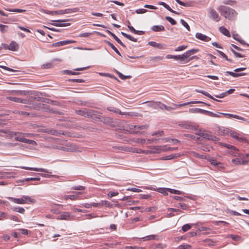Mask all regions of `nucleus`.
<instances>
[{
	"mask_svg": "<svg viewBox=\"0 0 249 249\" xmlns=\"http://www.w3.org/2000/svg\"><path fill=\"white\" fill-rule=\"evenodd\" d=\"M166 19L172 24L175 25L176 21L173 19L171 17H166Z\"/></svg>",
	"mask_w": 249,
	"mask_h": 249,
	"instance_id": "nucleus-60",
	"label": "nucleus"
},
{
	"mask_svg": "<svg viewBox=\"0 0 249 249\" xmlns=\"http://www.w3.org/2000/svg\"><path fill=\"white\" fill-rule=\"evenodd\" d=\"M207 160L211 163L212 165H213L215 167H216V166L218 163V162L217 161L215 160L209 156L207 157Z\"/></svg>",
	"mask_w": 249,
	"mask_h": 249,
	"instance_id": "nucleus-39",
	"label": "nucleus"
},
{
	"mask_svg": "<svg viewBox=\"0 0 249 249\" xmlns=\"http://www.w3.org/2000/svg\"><path fill=\"white\" fill-rule=\"evenodd\" d=\"M230 136L240 142L245 141V139L242 137L241 134L232 131V130H231L230 132Z\"/></svg>",
	"mask_w": 249,
	"mask_h": 249,
	"instance_id": "nucleus-12",
	"label": "nucleus"
},
{
	"mask_svg": "<svg viewBox=\"0 0 249 249\" xmlns=\"http://www.w3.org/2000/svg\"><path fill=\"white\" fill-rule=\"evenodd\" d=\"M63 199L65 200H67L68 199H70L72 200H76L78 199V196L77 195H67L63 197Z\"/></svg>",
	"mask_w": 249,
	"mask_h": 249,
	"instance_id": "nucleus-41",
	"label": "nucleus"
},
{
	"mask_svg": "<svg viewBox=\"0 0 249 249\" xmlns=\"http://www.w3.org/2000/svg\"><path fill=\"white\" fill-rule=\"evenodd\" d=\"M217 10L221 14L227 16H233L236 14V12L234 9L225 6L221 5L218 7Z\"/></svg>",
	"mask_w": 249,
	"mask_h": 249,
	"instance_id": "nucleus-5",
	"label": "nucleus"
},
{
	"mask_svg": "<svg viewBox=\"0 0 249 249\" xmlns=\"http://www.w3.org/2000/svg\"><path fill=\"white\" fill-rule=\"evenodd\" d=\"M191 246L188 244H183L178 247L179 249H190Z\"/></svg>",
	"mask_w": 249,
	"mask_h": 249,
	"instance_id": "nucleus-59",
	"label": "nucleus"
},
{
	"mask_svg": "<svg viewBox=\"0 0 249 249\" xmlns=\"http://www.w3.org/2000/svg\"><path fill=\"white\" fill-rule=\"evenodd\" d=\"M187 46H185V45L179 46L176 48L175 51H176V52L181 51H183V50H184L185 49H186L187 48Z\"/></svg>",
	"mask_w": 249,
	"mask_h": 249,
	"instance_id": "nucleus-56",
	"label": "nucleus"
},
{
	"mask_svg": "<svg viewBox=\"0 0 249 249\" xmlns=\"http://www.w3.org/2000/svg\"><path fill=\"white\" fill-rule=\"evenodd\" d=\"M2 46L4 49L12 51H16L18 48V44L14 41H12L9 45L4 44H2Z\"/></svg>",
	"mask_w": 249,
	"mask_h": 249,
	"instance_id": "nucleus-9",
	"label": "nucleus"
},
{
	"mask_svg": "<svg viewBox=\"0 0 249 249\" xmlns=\"http://www.w3.org/2000/svg\"><path fill=\"white\" fill-rule=\"evenodd\" d=\"M14 138L16 141L25 143H28L33 145H36L37 144L36 142L35 141L26 139L25 138L24 133L21 132L15 133L14 136Z\"/></svg>",
	"mask_w": 249,
	"mask_h": 249,
	"instance_id": "nucleus-3",
	"label": "nucleus"
},
{
	"mask_svg": "<svg viewBox=\"0 0 249 249\" xmlns=\"http://www.w3.org/2000/svg\"><path fill=\"white\" fill-rule=\"evenodd\" d=\"M74 215L67 212H63L60 213L57 217V220H71L73 219Z\"/></svg>",
	"mask_w": 249,
	"mask_h": 249,
	"instance_id": "nucleus-6",
	"label": "nucleus"
},
{
	"mask_svg": "<svg viewBox=\"0 0 249 249\" xmlns=\"http://www.w3.org/2000/svg\"><path fill=\"white\" fill-rule=\"evenodd\" d=\"M148 44L150 46H153L154 47L158 48H160V49H162L163 48L162 45L161 44L158 43H157L156 42H154V41L149 42Z\"/></svg>",
	"mask_w": 249,
	"mask_h": 249,
	"instance_id": "nucleus-38",
	"label": "nucleus"
},
{
	"mask_svg": "<svg viewBox=\"0 0 249 249\" xmlns=\"http://www.w3.org/2000/svg\"><path fill=\"white\" fill-rule=\"evenodd\" d=\"M157 235H150L148 236H146L145 237H142V239L143 241H148V240H153L156 239Z\"/></svg>",
	"mask_w": 249,
	"mask_h": 249,
	"instance_id": "nucleus-36",
	"label": "nucleus"
},
{
	"mask_svg": "<svg viewBox=\"0 0 249 249\" xmlns=\"http://www.w3.org/2000/svg\"><path fill=\"white\" fill-rule=\"evenodd\" d=\"M85 219H90L93 218H96L98 216L95 214L93 213H90V214H87L85 215Z\"/></svg>",
	"mask_w": 249,
	"mask_h": 249,
	"instance_id": "nucleus-52",
	"label": "nucleus"
},
{
	"mask_svg": "<svg viewBox=\"0 0 249 249\" xmlns=\"http://www.w3.org/2000/svg\"><path fill=\"white\" fill-rule=\"evenodd\" d=\"M180 156L179 154H174L166 156L163 158L164 160H170L179 157Z\"/></svg>",
	"mask_w": 249,
	"mask_h": 249,
	"instance_id": "nucleus-29",
	"label": "nucleus"
},
{
	"mask_svg": "<svg viewBox=\"0 0 249 249\" xmlns=\"http://www.w3.org/2000/svg\"><path fill=\"white\" fill-rule=\"evenodd\" d=\"M59 149L65 151H72V152H80L81 151L78 150V148L74 145H71L67 147H60Z\"/></svg>",
	"mask_w": 249,
	"mask_h": 249,
	"instance_id": "nucleus-15",
	"label": "nucleus"
},
{
	"mask_svg": "<svg viewBox=\"0 0 249 249\" xmlns=\"http://www.w3.org/2000/svg\"><path fill=\"white\" fill-rule=\"evenodd\" d=\"M116 73L121 79L125 80L126 79H129L131 78V76H125L118 71H116Z\"/></svg>",
	"mask_w": 249,
	"mask_h": 249,
	"instance_id": "nucleus-48",
	"label": "nucleus"
},
{
	"mask_svg": "<svg viewBox=\"0 0 249 249\" xmlns=\"http://www.w3.org/2000/svg\"><path fill=\"white\" fill-rule=\"evenodd\" d=\"M72 42H73V41H71V40H64V41H59V42H57L53 43L52 44V46L54 47H59V46H61L66 45L71 43Z\"/></svg>",
	"mask_w": 249,
	"mask_h": 249,
	"instance_id": "nucleus-20",
	"label": "nucleus"
},
{
	"mask_svg": "<svg viewBox=\"0 0 249 249\" xmlns=\"http://www.w3.org/2000/svg\"><path fill=\"white\" fill-rule=\"evenodd\" d=\"M151 104H152L150 105V106H153L154 104H155L156 105L158 106L161 109H166L168 111H171V110H174L175 109L174 108H173V107H167L166 105H165L164 104L161 103L160 102L156 103L155 104H154L152 102Z\"/></svg>",
	"mask_w": 249,
	"mask_h": 249,
	"instance_id": "nucleus-19",
	"label": "nucleus"
},
{
	"mask_svg": "<svg viewBox=\"0 0 249 249\" xmlns=\"http://www.w3.org/2000/svg\"><path fill=\"white\" fill-rule=\"evenodd\" d=\"M168 192H170L171 193L177 195H182L183 194V193L180 191L170 188H168Z\"/></svg>",
	"mask_w": 249,
	"mask_h": 249,
	"instance_id": "nucleus-46",
	"label": "nucleus"
},
{
	"mask_svg": "<svg viewBox=\"0 0 249 249\" xmlns=\"http://www.w3.org/2000/svg\"><path fill=\"white\" fill-rule=\"evenodd\" d=\"M10 201L18 204H24L28 202L35 203V200L27 196H23L21 198H16L12 197L8 198Z\"/></svg>",
	"mask_w": 249,
	"mask_h": 249,
	"instance_id": "nucleus-2",
	"label": "nucleus"
},
{
	"mask_svg": "<svg viewBox=\"0 0 249 249\" xmlns=\"http://www.w3.org/2000/svg\"><path fill=\"white\" fill-rule=\"evenodd\" d=\"M230 136L240 142L245 141V139L242 137L241 134L232 131V130H231L230 132Z\"/></svg>",
	"mask_w": 249,
	"mask_h": 249,
	"instance_id": "nucleus-13",
	"label": "nucleus"
},
{
	"mask_svg": "<svg viewBox=\"0 0 249 249\" xmlns=\"http://www.w3.org/2000/svg\"><path fill=\"white\" fill-rule=\"evenodd\" d=\"M71 189L75 190H84L85 189V187L83 186L78 185L75 186L71 187Z\"/></svg>",
	"mask_w": 249,
	"mask_h": 249,
	"instance_id": "nucleus-58",
	"label": "nucleus"
},
{
	"mask_svg": "<svg viewBox=\"0 0 249 249\" xmlns=\"http://www.w3.org/2000/svg\"><path fill=\"white\" fill-rule=\"evenodd\" d=\"M192 154L194 156H195L197 158H200V159H207V157L206 156L204 155H200V154H198L195 152H193L192 153Z\"/></svg>",
	"mask_w": 249,
	"mask_h": 249,
	"instance_id": "nucleus-44",
	"label": "nucleus"
},
{
	"mask_svg": "<svg viewBox=\"0 0 249 249\" xmlns=\"http://www.w3.org/2000/svg\"><path fill=\"white\" fill-rule=\"evenodd\" d=\"M196 37L199 40L206 42H208L211 39L210 37L199 33H197L196 34Z\"/></svg>",
	"mask_w": 249,
	"mask_h": 249,
	"instance_id": "nucleus-18",
	"label": "nucleus"
},
{
	"mask_svg": "<svg viewBox=\"0 0 249 249\" xmlns=\"http://www.w3.org/2000/svg\"><path fill=\"white\" fill-rule=\"evenodd\" d=\"M11 94L14 95H26L29 94V91L21 90H12Z\"/></svg>",
	"mask_w": 249,
	"mask_h": 249,
	"instance_id": "nucleus-21",
	"label": "nucleus"
},
{
	"mask_svg": "<svg viewBox=\"0 0 249 249\" xmlns=\"http://www.w3.org/2000/svg\"><path fill=\"white\" fill-rule=\"evenodd\" d=\"M151 30L154 32H162L165 28L162 25H154L151 27Z\"/></svg>",
	"mask_w": 249,
	"mask_h": 249,
	"instance_id": "nucleus-26",
	"label": "nucleus"
},
{
	"mask_svg": "<svg viewBox=\"0 0 249 249\" xmlns=\"http://www.w3.org/2000/svg\"><path fill=\"white\" fill-rule=\"evenodd\" d=\"M249 156V154H239V155L238 157H239L241 160H245L247 161V164L249 162V160L248 159V157Z\"/></svg>",
	"mask_w": 249,
	"mask_h": 249,
	"instance_id": "nucleus-35",
	"label": "nucleus"
},
{
	"mask_svg": "<svg viewBox=\"0 0 249 249\" xmlns=\"http://www.w3.org/2000/svg\"><path fill=\"white\" fill-rule=\"evenodd\" d=\"M192 227V225L186 224L185 225H184L182 227V230L183 231L185 232L188 230H189Z\"/></svg>",
	"mask_w": 249,
	"mask_h": 249,
	"instance_id": "nucleus-49",
	"label": "nucleus"
},
{
	"mask_svg": "<svg viewBox=\"0 0 249 249\" xmlns=\"http://www.w3.org/2000/svg\"><path fill=\"white\" fill-rule=\"evenodd\" d=\"M159 4L160 5H163L166 9H167L168 10H169V11H170L171 12H172L173 14H176V15H179L180 14V13L178 12L177 11H174L173 10H172L169 7V6L168 4H167L165 3H164V2H160L159 3Z\"/></svg>",
	"mask_w": 249,
	"mask_h": 249,
	"instance_id": "nucleus-25",
	"label": "nucleus"
},
{
	"mask_svg": "<svg viewBox=\"0 0 249 249\" xmlns=\"http://www.w3.org/2000/svg\"><path fill=\"white\" fill-rule=\"evenodd\" d=\"M225 73L226 74H228L234 77H238L239 76H244V75H246V73H235L232 71H226Z\"/></svg>",
	"mask_w": 249,
	"mask_h": 249,
	"instance_id": "nucleus-27",
	"label": "nucleus"
},
{
	"mask_svg": "<svg viewBox=\"0 0 249 249\" xmlns=\"http://www.w3.org/2000/svg\"><path fill=\"white\" fill-rule=\"evenodd\" d=\"M119 114L124 115L126 116H128V117H132V116H136L135 113L134 112H122V113H119Z\"/></svg>",
	"mask_w": 249,
	"mask_h": 249,
	"instance_id": "nucleus-57",
	"label": "nucleus"
},
{
	"mask_svg": "<svg viewBox=\"0 0 249 249\" xmlns=\"http://www.w3.org/2000/svg\"><path fill=\"white\" fill-rule=\"evenodd\" d=\"M107 110L116 113H122V111H121L119 109L117 108H115L114 107H109L107 108Z\"/></svg>",
	"mask_w": 249,
	"mask_h": 249,
	"instance_id": "nucleus-43",
	"label": "nucleus"
},
{
	"mask_svg": "<svg viewBox=\"0 0 249 249\" xmlns=\"http://www.w3.org/2000/svg\"><path fill=\"white\" fill-rule=\"evenodd\" d=\"M198 125L195 123H190L189 124H186L184 126V128L186 129H190L193 130H198Z\"/></svg>",
	"mask_w": 249,
	"mask_h": 249,
	"instance_id": "nucleus-24",
	"label": "nucleus"
},
{
	"mask_svg": "<svg viewBox=\"0 0 249 249\" xmlns=\"http://www.w3.org/2000/svg\"><path fill=\"white\" fill-rule=\"evenodd\" d=\"M220 114L223 115L225 116L228 117V118H235V119L241 120L245 121H246V119L245 118H244L241 116L237 115H234V114H230V113H220Z\"/></svg>",
	"mask_w": 249,
	"mask_h": 249,
	"instance_id": "nucleus-22",
	"label": "nucleus"
},
{
	"mask_svg": "<svg viewBox=\"0 0 249 249\" xmlns=\"http://www.w3.org/2000/svg\"><path fill=\"white\" fill-rule=\"evenodd\" d=\"M231 51L236 57L241 58V57H244V56L242 54L236 52V51L233 50L232 49H231Z\"/></svg>",
	"mask_w": 249,
	"mask_h": 249,
	"instance_id": "nucleus-61",
	"label": "nucleus"
},
{
	"mask_svg": "<svg viewBox=\"0 0 249 249\" xmlns=\"http://www.w3.org/2000/svg\"><path fill=\"white\" fill-rule=\"evenodd\" d=\"M231 162L235 165H245L247 164L246 160H241L239 157L232 159Z\"/></svg>",
	"mask_w": 249,
	"mask_h": 249,
	"instance_id": "nucleus-23",
	"label": "nucleus"
},
{
	"mask_svg": "<svg viewBox=\"0 0 249 249\" xmlns=\"http://www.w3.org/2000/svg\"><path fill=\"white\" fill-rule=\"evenodd\" d=\"M198 52L197 49H191L187 51L183 54L181 55H173L168 54L166 56L167 59L173 58L176 60H179L181 64H185L189 62L191 60L196 57V56H193L192 55Z\"/></svg>",
	"mask_w": 249,
	"mask_h": 249,
	"instance_id": "nucleus-1",
	"label": "nucleus"
},
{
	"mask_svg": "<svg viewBox=\"0 0 249 249\" xmlns=\"http://www.w3.org/2000/svg\"><path fill=\"white\" fill-rule=\"evenodd\" d=\"M180 22L182 24V25L185 27L186 28V29L188 30V31H190V27L189 26V25L188 24V23L187 22H186L183 19H181L180 20Z\"/></svg>",
	"mask_w": 249,
	"mask_h": 249,
	"instance_id": "nucleus-55",
	"label": "nucleus"
},
{
	"mask_svg": "<svg viewBox=\"0 0 249 249\" xmlns=\"http://www.w3.org/2000/svg\"><path fill=\"white\" fill-rule=\"evenodd\" d=\"M113 37L122 46H123L124 47H125V45L121 41V40L115 35L113 36Z\"/></svg>",
	"mask_w": 249,
	"mask_h": 249,
	"instance_id": "nucleus-54",
	"label": "nucleus"
},
{
	"mask_svg": "<svg viewBox=\"0 0 249 249\" xmlns=\"http://www.w3.org/2000/svg\"><path fill=\"white\" fill-rule=\"evenodd\" d=\"M6 10L10 12H14L17 13H21L25 12V10L20 9H6Z\"/></svg>",
	"mask_w": 249,
	"mask_h": 249,
	"instance_id": "nucleus-51",
	"label": "nucleus"
},
{
	"mask_svg": "<svg viewBox=\"0 0 249 249\" xmlns=\"http://www.w3.org/2000/svg\"><path fill=\"white\" fill-rule=\"evenodd\" d=\"M136 126L137 125H135L128 124L127 126L128 130H129L130 133H136L137 132Z\"/></svg>",
	"mask_w": 249,
	"mask_h": 249,
	"instance_id": "nucleus-32",
	"label": "nucleus"
},
{
	"mask_svg": "<svg viewBox=\"0 0 249 249\" xmlns=\"http://www.w3.org/2000/svg\"><path fill=\"white\" fill-rule=\"evenodd\" d=\"M121 34L125 37H126V38L133 41V42H137V39L133 37H132V36H131L130 35H128L124 32H121Z\"/></svg>",
	"mask_w": 249,
	"mask_h": 249,
	"instance_id": "nucleus-34",
	"label": "nucleus"
},
{
	"mask_svg": "<svg viewBox=\"0 0 249 249\" xmlns=\"http://www.w3.org/2000/svg\"><path fill=\"white\" fill-rule=\"evenodd\" d=\"M76 112L77 114L80 115L85 117H92L93 115V111L92 110L88 111L86 110V109L76 110Z\"/></svg>",
	"mask_w": 249,
	"mask_h": 249,
	"instance_id": "nucleus-14",
	"label": "nucleus"
},
{
	"mask_svg": "<svg viewBox=\"0 0 249 249\" xmlns=\"http://www.w3.org/2000/svg\"><path fill=\"white\" fill-rule=\"evenodd\" d=\"M7 214L4 212L0 213V220H2L3 218H7Z\"/></svg>",
	"mask_w": 249,
	"mask_h": 249,
	"instance_id": "nucleus-64",
	"label": "nucleus"
},
{
	"mask_svg": "<svg viewBox=\"0 0 249 249\" xmlns=\"http://www.w3.org/2000/svg\"><path fill=\"white\" fill-rule=\"evenodd\" d=\"M118 194L119 193L117 192H109L107 194V196H108V197L111 198L113 196L118 195Z\"/></svg>",
	"mask_w": 249,
	"mask_h": 249,
	"instance_id": "nucleus-62",
	"label": "nucleus"
},
{
	"mask_svg": "<svg viewBox=\"0 0 249 249\" xmlns=\"http://www.w3.org/2000/svg\"><path fill=\"white\" fill-rule=\"evenodd\" d=\"M217 52L218 53H219V54L223 57V58H224L226 60L228 61H230V62H231V59H229L227 56L222 52L220 51H217Z\"/></svg>",
	"mask_w": 249,
	"mask_h": 249,
	"instance_id": "nucleus-53",
	"label": "nucleus"
},
{
	"mask_svg": "<svg viewBox=\"0 0 249 249\" xmlns=\"http://www.w3.org/2000/svg\"><path fill=\"white\" fill-rule=\"evenodd\" d=\"M200 137H202L204 139H206L214 142H217L219 140V138L218 137L207 133L205 130H203Z\"/></svg>",
	"mask_w": 249,
	"mask_h": 249,
	"instance_id": "nucleus-8",
	"label": "nucleus"
},
{
	"mask_svg": "<svg viewBox=\"0 0 249 249\" xmlns=\"http://www.w3.org/2000/svg\"><path fill=\"white\" fill-rule=\"evenodd\" d=\"M12 209L16 212H18L20 213H24L25 212V209L22 207H17L12 208Z\"/></svg>",
	"mask_w": 249,
	"mask_h": 249,
	"instance_id": "nucleus-42",
	"label": "nucleus"
},
{
	"mask_svg": "<svg viewBox=\"0 0 249 249\" xmlns=\"http://www.w3.org/2000/svg\"><path fill=\"white\" fill-rule=\"evenodd\" d=\"M127 190L128 191L137 193L141 192L142 191L141 190H140V189L136 188H128Z\"/></svg>",
	"mask_w": 249,
	"mask_h": 249,
	"instance_id": "nucleus-63",
	"label": "nucleus"
},
{
	"mask_svg": "<svg viewBox=\"0 0 249 249\" xmlns=\"http://www.w3.org/2000/svg\"><path fill=\"white\" fill-rule=\"evenodd\" d=\"M6 98L11 101L20 103L22 104H28L29 101L27 99H21L20 98L15 97H7Z\"/></svg>",
	"mask_w": 249,
	"mask_h": 249,
	"instance_id": "nucleus-11",
	"label": "nucleus"
},
{
	"mask_svg": "<svg viewBox=\"0 0 249 249\" xmlns=\"http://www.w3.org/2000/svg\"><path fill=\"white\" fill-rule=\"evenodd\" d=\"M231 131V130H230V129H229L228 128L222 127L219 128V129L218 131V133L220 135L228 136V135H230Z\"/></svg>",
	"mask_w": 249,
	"mask_h": 249,
	"instance_id": "nucleus-17",
	"label": "nucleus"
},
{
	"mask_svg": "<svg viewBox=\"0 0 249 249\" xmlns=\"http://www.w3.org/2000/svg\"><path fill=\"white\" fill-rule=\"evenodd\" d=\"M52 21L54 22L52 24L57 27L67 26L70 25L68 20H52Z\"/></svg>",
	"mask_w": 249,
	"mask_h": 249,
	"instance_id": "nucleus-10",
	"label": "nucleus"
},
{
	"mask_svg": "<svg viewBox=\"0 0 249 249\" xmlns=\"http://www.w3.org/2000/svg\"><path fill=\"white\" fill-rule=\"evenodd\" d=\"M41 11L48 15H63L65 14H69L76 11V9H67L65 10H60L58 11H48L41 10Z\"/></svg>",
	"mask_w": 249,
	"mask_h": 249,
	"instance_id": "nucleus-4",
	"label": "nucleus"
},
{
	"mask_svg": "<svg viewBox=\"0 0 249 249\" xmlns=\"http://www.w3.org/2000/svg\"><path fill=\"white\" fill-rule=\"evenodd\" d=\"M196 91L197 92L202 93V94L205 95L206 96H207L213 100L215 101V100H216L215 99V98H214L213 96H212L211 95H210L208 92H207L205 91L202 90H198V89H196Z\"/></svg>",
	"mask_w": 249,
	"mask_h": 249,
	"instance_id": "nucleus-31",
	"label": "nucleus"
},
{
	"mask_svg": "<svg viewBox=\"0 0 249 249\" xmlns=\"http://www.w3.org/2000/svg\"><path fill=\"white\" fill-rule=\"evenodd\" d=\"M20 168L25 170H32L35 171H40L46 173H51V172H50L48 170L44 168L29 167L26 166L21 167Z\"/></svg>",
	"mask_w": 249,
	"mask_h": 249,
	"instance_id": "nucleus-16",
	"label": "nucleus"
},
{
	"mask_svg": "<svg viewBox=\"0 0 249 249\" xmlns=\"http://www.w3.org/2000/svg\"><path fill=\"white\" fill-rule=\"evenodd\" d=\"M157 191L158 192H159L165 196H166L168 195L167 192H168V188H159L157 189Z\"/></svg>",
	"mask_w": 249,
	"mask_h": 249,
	"instance_id": "nucleus-37",
	"label": "nucleus"
},
{
	"mask_svg": "<svg viewBox=\"0 0 249 249\" xmlns=\"http://www.w3.org/2000/svg\"><path fill=\"white\" fill-rule=\"evenodd\" d=\"M102 206L105 205L108 208H112L113 205L111 204L109 201L106 200H102L101 201Z\"/></svg>",
	"mask_w": 249,
	"mask_h": 249,
	"instance_id": "nucleus-47",
	"label": "nucleus"
},
{
	"mask_svg": "<svg viewBox=\"0 0 249 249\" xmlns=\"http://www.w3.org/2000/svg\"><path fill=\"white\" fill-rule=\"evenodd\" d=\"M153 151H148L146 152V154L151 153H160L162 152H166L165 146H154L149 147Z\"/></svg>",
	"mask_w": 249,
	"mask_h": 249,
	"instance_id": "nucleus-7",
	"label": "nucleus"
},
{
	"mask_svg": "<svg viewBox=\"0 0 249 249\" xmlns=\"http://www.w3.org/2000/svg\"><path fill=\"white\" fill-rule=\"evenodd\" d=\"M107 43L118 54L121 56V54L119 51L112 43L110 42L109 41H107Z\"/></svg>",
	"mask_w": 249,
	"mask_h": 249,
	"instance_id": "nucleus-45",
	"label": "nucleus"
},
{
	"mask_svg": "<svg viewBox=\"0 0 249 249\" xmlns=\"http://www.w3.org/2000/svg\"><path fill=\"white\" fill-rule=\"evenodd\" d=\"M190 112H194V113H199L202 114H204L205 110L204 109H201V108H191L190 109Z\"/></svg>",
	"mask_w": 249,
	"mask_h": 249,
	"instance_id": "nucleus-40",
	"label": "nucleus"
},
{
	"mask_svg": "<svg viewBox=\"0 0 249 249\" xmlns=\"http://www.w3.org/2000/svg\"><path fill=\"white\" fill-rule=\"evenodd\" d=\"M198 103H204L203 102H201V101H191V102H186V103H183L182 104H178V105L174 104V105L176 107H182V106H185L186 105H190L191 104H198Z\"/></svg>",
	"mask_w": 249,
	"mask_h": 249,
	"instance_id": "nucleus-30",
	"label": "nucleus"
},
{
	"mask_svg": "<svg viewBox=\"0 0 249 249\" xmlns=\"http://www.w3.org/2000/svg\"><path fill=\"white\" fill-rule=\"evenodd\" d=\"M219 31L224 35L225 36L230 37V34L229 31L224 26H221L219 28Z\"/></svg>",
	"mask_w": 249,
	"mask_h": 249,
	"instance_id": "nucleus-28",
	"label": "nucleus"
},
{
	"mask_svg": "<svg viewBox=\"0 0 249 249\" xmlns=\"http://www.w3.org/2000/svg\"><path fill=\"white\" fill-rule=\"evenodd\" d=\"M229 153L233 156L238 157L239 153L238 152V149L236 148V150L231 149L229 151Z\"/></svg>",
	"mask_w": 249,
	"mask_h": 249,
	"instance_id": "nucleus-50",
	"label": "nucleus"
},
{
	"mask_svg": "<svg viewBox=\"0 0 249 249\" xmlns=\"http://www.w3.org/2000/svg\"><path fill=\"white\" fill-rule=\"evenodd\" d=\"M220 113H218V114H216V113H214L213 112H211V111H207V110H205V112H204V114H206L209 116H212V117H217V118H220L221 117V114H220Z\"/></svg>",
	"mask_w": 249,
	"mask_h": 249,
	"instance_id": "nucleus-33",
	"label": "nucleus"
}]
</instances>
